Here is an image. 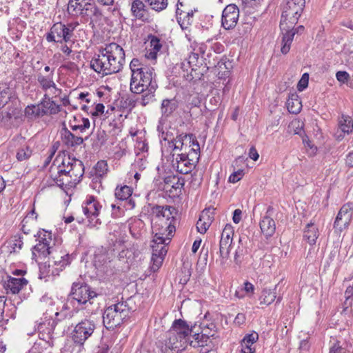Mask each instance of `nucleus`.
<instances>
[{"label": "nucleus", "mask_w": 353, "mask_h": 353, "mask_svg": "<svg viewBox=\"0 0 353 353\" xmlns=\"http://www.w3.org/2000/svg\"><path fill=\"white\" fill-rule=\"evenodd\" d=\"M50 176L59 187H72L77 184L84 174L81 161L65 152H59L50 168Z\"/></svg>", "instance_id": "1"}, {"label": "nucleus", "mask_w": 353, "mask_h": 353, "mask_svg": "<svg viewBox=\"0 0 353 353\" xmlns=\"http://www.w3.org/2000/svg\"><path fill=\"white\" fill-rule=\"evenodd\" d=\"M99 54L92 58L90 67L103 75L115 74L121 71L125 63L123 49L116 43L106 44L101 48Z\"/></svg>", "instance_id": "2"}, {"label": "nucleus", "mask_w": 353, "mask_h": 353, "mask_svg": "<svg viewBox=\"0 0 353 353\" xmlns=\"http://www.w3.org/2000/svg\"><path fill=\"white\" fill-rule=\"evenodd\" d=\"M190 325L182 319L175 320L160 346L162 353H179L188 345Z\"/></svg>", "instance_id": "3"}, {"label": "nucleus", "mask_w": 353, "mask_h": 353, "mask_svg": "<svg viewBox=\"0 0 353 353\" xmlns=\"http://www.w3.org/2000/svg\"><path fill=\"white\" fill-rule=\"evenodd\" d=\"M68 10L74 16L90 19V24L101 20L102 13L92 0H69Z\"/></svg>", "instance_id": "4"}, {"label": "nucleus", "mask_w": 353, "mask_h": 353, "mask_svg": "<svg viewBox=\"0 0 353 353\" xmlns=\"http://www.w3.org/2000/svg\"><path fill=\"white\" fill-rule=\"evenodd\" d=\"M130 308L125 303L119 302L105 309L103 323L108 330L120 325L129 316Z\"/></svg>", "instance_id": "5"}, {"label": "nucleus", "mask_w": 353, "mask_h": 353, "mask_svg": "<svg viewBox=\"0 0 353 353\" xmlns=\"http://www.w3.org/2000/svg\"><path fill=\"white\" fill-rule=\"evenodd\" d=\"M158 87L156 81V74L153 68H144L136 74H131L130 90L134 94H141L148 88Z\"/></svg>", "instance_id": "6"}, {"label": "nucleus", "mask_w": 353, "mask_h": 353, "mask_svg": "<svg viewBox=\"0 0 353 353\" xmlns=\"http://www.w3.org/2000/svg\"><path fill=\"white\" fill-rule=\"evenodd\" d=\"M305 0H287L283 5L280 28L286 29L287 24L295 25L305 7Z\"/></svg>", "instance_id": "7"}, {"label": "nucleus", "mask_w": 353, "mask_h": 353, "mask_svg": "<svg viewBox=\"0 0 353 353\" xmlns=\"http://www.w3.org/2000/svg\"><path fill=\"white\" fill-rule=\"evenodd\" d=\"M176 223L175 221H162L161 220L152 221V228L154 234L152 242L160 245H168L175 232Z\"/></svg>", "instance_id": "8"}, {"label": "nucleus", "mask_w": 353, "mask_h": 353, "mask_svg": "<svg viewBox=\"0 0 353 353\" xmlns=\"http://www.w3.org/2000/svg\"><path fill=\"white\" fill-rule=\"evenodd\" d=\"M39 242L34 245L32 250V258L35 261L45 259L50 256L56 247L54 241L52 239V234L43 230L38 232Z\"/></svg>", "instance_id": "9"}, {"label": "nucleus", "mask_w": 353, "mask_h": 353, "mask_svg": "<svg viewBox=\"0 0 353 353\" xmlns=\"http://www.w3.org/2000/svg\"><path fill=\"white\" fill-rule=\"evenodd\" d=\"M71 256L60 247L56 246L48 258V268L52 274H59L71 262Z\"/></svg>", "instance_id": "10"}, {"label": "nucleus", "mask_w": 353, "mask_h": 353, "mask_svg": "<svg viewBox=\"0 0 353 353\" xmlns=\"http://www.w3.org/2000/svg\"><path fill=\"white\" fill-rule=\"evenodd\" d=\"M95 329L94 321L85 319L74 327L72 333V339L75 343L83 345L92 335Z\"/></svg>", "instance_id": "11"}, {"label": "nucleus", "mask_w": 353, "mask_h": 353, "mask_svg": "<svg viewBox=\"0 0 353 353\" xmlns=\"http://www.w3.org/2000/svg\"><path fill=\"white\" fill-rule=\"evenodd\" d=\"M199 159L194 152L190 157L188 154L176 153V156L172 159V164L179 172L186 174L193 170Z\"/></svg>", "instance_id": "12"}, {"label": "nucleus", "mask_w": 353, "mask_h": 353, "mask_svg": "<svg viewBox=\"0 0 353 353\" xmlns=\"http://www.w3.org/2000/svg\"><path fill=\"white\" fill-rule=\"evenodd\" d=\"M101 205L94 196H90L87 199L82 205L81 211L88 219V225L90 227H96L100 223L98 218Z\"/></svg>", "instance_id": "13"}, {"label": "nucleus", "mask_w": 353, "mask_h": 353, "mask_svg": "<svg viewBox=\"0 0 353 353\" xmlns=\"http://www.w3.org/2000/svg\"><path fill=\"white\" fill-rule=\"evenodd\" d=\"M72 298L79 304H85L90 299L97 296V293L92 291L90 287L83 283H74L70 292Z\"/></svg>", "instance_id": "14"}, {"label": "nucleus", "mask_w": 353, "mask_h": 353, "mask_svg": "<svg viewBox=\"0 0 353 353\" xmlns=\"http://www.w3.org/2000/svg\"><path fill=\"white\" fill-rule=\"evenodd\" d=\"M151 214L153 216L152 221L161 220L162 221H175L177 211L175 208L170 205H154L151 209Z\"/></svg>", "instance_id": "15"}, {"label": "nucleus", "mask_w": 353, "mask_h": 353, "mask_svg": "<svg viewBox=\"0 0 353 353\" xmlns=\"http://www.w3.org/2000/svg\"><path fill=\"white\" fill-rule=\"evenodd\" d=\"M196 325H191L188 337V345L193 347H205V352H209L212 348V339L208 336H204L200 333L197 332Z\"/></svg>", "instance_id": "16"}, {"label": "nucleus", "mask_w": 353, "mask_h": 353, "mask_svg": "<svg viewBox=\"0 0 353 353\" xmlns=\"http://www.w3.org/2000/svg\"><path fill=\"white\" fill-rule=\"evenodd\" d=\"M352 214V205L350 203L343 205L336 216L334 228L339 232L347 229L351 222Z\"/></svg>", "instance_id": "17"}, {"label": "nucleus", "mask_w": 353, "mask_h": 353, "mask_svg": "<svg viewBox=\"0 0 353 353\" xmlns=\"http://www.w3.org/2000/svg\"><path fill=\"white\" fill-rule=\"evenodd\" d=\"M239 10L234 4L228 5L222 12L221 23L225 30L233 29L237 24Z\"/></svg>", "instance_id": "18"}, {"label": "nucleus", "mask_w": 353, "mask_h": 353, "mask_svg": "<svg viewBox=\"0 0 353 353\" xmlns=\"http://www.w3.org/2000/svg\"><path fill=\"white\" fill-rule=\"evenodd\" d=\"M46 39L49 42L62 43L70 41L69 33L65 31V25L61 23H54L46 35Z\"/></svg>", "instance_id": "19"}, {"label": "nucleus", "mask_w": 353, "mask_h": 353, "mask_svg": "<svg viewBox=\"0 0 353 353\" xmlns=\"http://www.w3.org/2000/svg\"><path fill=\"white\" fill-rule=\"evenodd\" d=\"M273 212V207L270 205L267 209L266 214L263 217L260 222V228L261 232L266 237L272 236L276 230L275 221L271 217Z\"/></svg>", "instance_id": "20"}, {"label": "nucleus", "mask_w": 353, "mask_h": 353, "mask_svg": "<svg viewBox=\"0 0 353 353\" xmlns=\"http://www.w3.org/2000/svg\"><path fill=\"white\" fill-rule=\"evenodd\" d=\"M151 246L152 248V261L153 262L152 268L154 271H156L161 265L168 250L165 245L153 243Z\"/></svg>", "instance_id": "21"}, {"label": "nucleus", "mask_w": 353, "mask_h": 353, "mask_svg": "<svg viewBox=\"0 0 353 353\" xmlns=\"http://www.w3.org/2000/svg\"><path fill=\"white\" fill-rule=\"evenodd\" d=\"M195 153L199 159L200 145L194 136L192 134H185V144L181 148L179 154H190Z\"/></svg>", "instance_id": "22"}, {"label": "nucleus", "mask_w": 353, "mask_h": 353, "mask_svg": "<svg viewBox=\"0 0 353 353\" xmlns=\"http://www.w3.org/2000/svg\"><path fill=\"white\" fill-rule=\"evenodd\" d=\"M27 284L28 281L24 278H14L8 276L7 281H5L4 287L12 294H15L19 293Z\"/></svg>", "instance_id": "23"}, {"label": "nucleus", "mask_w": 353, "mask_h": 353, "mask_svg": "<svg viewBox=\"0 0 353 353\" xmlns=\"http://www.w3.org/2000/svg\"><path fill=\"white\" fill-rule=\"evenodd\" d=\"M61 139L68 147H76L81 145L83 142V139L81 137L74 135L65 127L62 128Z\"/></svg>", "instance_id": "24"}, {"label": "nucleus", "mask_w": 353, "mask_h": 353, "mask_svg": "<svg viewBox=\"0 0 353 353\" xmlns=\"http://www.w3.org/2000/svg\"><path fill=\"white\" fill-rule=\"evenodd\" d=\"M164 181L165 183V188L168 189V188L170 187V189L168 191L172 194H174L172 189L176 192V194H177L181 192V189L184 185L183 179L179 178L175 175H170L165 177Z\"/></svg>", "instance_id": "25"}, {"label": "nucleus", "mask_w": 353, "mask_h": 353, "mask_svg": "<svg viewBox=\"0 0 353 353\" xmlns=\"http://www.w3.org/2000/svg\"><path fill=\"white\" fill-rule=\"evenodd\" d=\"M292 27V26H290V25L287 24L286 29L281 28L283 34L281 51L283 54H286L290 51L292 42L294 37V32H290V28Z\"/></svg>", "instance_id": "26"}, {"label": "nucleus", "mask_w": 353, "mask_h": 353, "mask_svg": "<svg viewBox=\"0 0 353 353\" xmlns=\"http://www.w3.org/2000/svg\"><path fill=\"white\" fill-rule=\"evenodd\" d=\"M41 108L45 111V114H54L60 111V106L52 101L48 94H44V98L40 103Z\"/></svg>", "instance_id": "27"}, {"label": "nucleus", "mask_w": 353, "mask_h": 353, "mask_svg": "<svg viewBox=\"0 0 353 353\" xmlns=\"http://www.w3.org/2000/svg\"><path fill=\"white\" fill-rule=\"evenodd\" d=\"M54 72L51 71L49 74H44L41 72L37 74V81L39 85L44 91H47L52 87H54V82L53 81Z\"/></svg>", "instance_id": "28"}, {"label": "nucleus", "mask_w": 353, "mask_h": 353, "mask_svg": "<svg viewBox=\"0 0 353 353\" xmlns=\"http://www.w3.org/2000/svg\"><path fill=\"white\" fill-rule=\"evenodd\" d=\"M319 236V229L314 223H308L304 230L303 238L308 242L310 245L316 243V241Z\"/></svg>", "instance_id": "29"}, {"label": "nucleus", "mask_w": 353, "mask_h": 353, "mask_svg": "<svg viewBox=\"0 0 353 353\" xmlns=\"http://www.w3.org/2000/svg\"><path fill=\"white\" fill-rule=\"evenodd\" d=\"M177 107V102L174 99L163 100L161 105L162 116L165 118L170 117Z\"/></svg>", "instance_id": "30"}, {"label": "nucleus", "mask_w": 353, "mask_h": 353, "mask_svg": "<svg viewBox=\"0 0 353 353\" xmlns=\"http://www.w3.org/2000/svg\"><path fill=\"white\" fill-rule=\"evenodd\" d=\"M278 288V285H275L272 289L264 288L262 290L261 295L260 297L261 304H265L266 305H270L274 301L276 296V290Z\"/></svg>", "instance_id": "31"}, {"label": "nucleus", "mask_w": 353, "mask_h": 353, "mask_svg": "<svg viewBox=\"0 0 353 353\" xmlns=\"http://www.w3.org/2000/svg\"><path fill=\"white\" fill-rule=\"evenodd\" d=\"M158 87H154L152 85L151 88H147L143 92L141 98L137 99L138 103L142 106H146L147 105L152 103L155 100V92Z\"/></svg>", "instance_id": "32"}, {"label": "nucleus", "mask_w": 353, "mask_h": 353, "mask_svg": "<svg viewBox=\"0 0 353 353\" xmlns=\"http://www.w3.org/2000/svg\"><path fill=\"white\" fill-rule=\"evenodd\" d=\"M288 111L292 114H298L301 110V101L296 93L292 94L286 102Z\"/></svg>", "instance_id": "33"}, {"label": "nucleus", "mask_w": 353, "mask_h": 353, "mask_svg": "<svg viewBox=\"0 0 353 353\" xmlns=\"http://www.w3.org/2000/svg\"><path fill=\"white\" fill-rule=\"evenodd\" d=\"M132 190L128 185L117 186L114 191L117 199L119 201L128 200L132 195Z\"/></svg>", "instance_id": "34"}, {"label": "nucleus", "mask_w": 353, "mask_h": 353, "mask_svg": "<svg viewBox=\"0 0 353 353\" xmlns=\"http://www.w3.org/2000/svg\"><path fill=\"white\" fill-rule=\"evenodd\" d=\"M232 245L220 242L219 244V254H220V264L222 268H225L228 265V260L230 255V248Z\"/></svg>", "instance_id": "35"}, {"label": "nucleus", "mask_w": 353, "mask_h": 353, "mask_svg": "<svg viewBox=\"0 0 353 353\" xmlns=\"http://www.w3.org/2000/svg\"><path fill=\"white\" fill-rule=\"evenodd\" d=\"M45 111L41 108V104L28 105L25 109V115L30 118L34 119L39 117L43 116Z\"/></svg>", "instance_id": "36"}, {"label": "nucleus", "mask_w": 353, "mask_h": 353, "mask_svg": "<svg viewBox=\"0 0 353 353\" xmlns=\"http://www.w3.org/2000/svg\"><path fill=\"white\" fill-rule=\"evenodd\" d=\"M145 4L140 0H134L132 3L131 10L134 16L137 19L145 21L144 17Z\"/></svg>", "instance_id": "37"}, {"label": "nucleus", "mask_w": 353, "mask_h": 353, "mask_svg": "<svg viewBox=\"0 0 353 353\" xmlns=\"http://www.w3.org/2000/svg\"><path fill=\"white\" fill-rule=\"evenodd\" d=\"M339 129L343 133L350 134L353 129V122L350 117L343 116L339 120Z\"/></svg>", "instance_id": "38"}, {"label": "nucleus", "mask_w": 353, "mask_h": 353, "mask_svg": "<svg viewBox=\"0 0 353 353\" xmlns=\"http://www.w3.org/2000/svg\"><path fill=\"white\" fill-rule=\"evenodd\" d=\"M32 154L30 147L28 145H24L18 149L16 157L18 161H23L28 159Z\"/></svg>", "instance_id": "39"}, {"label": "nucleus", "mask_w": 353, "mask_h": 353, "mask_svg": "<svg viewBox=\"0 0 353 353\" xmlns=\"http://www.w3.org/2000/svg\"><path fill=\"white\" fill-rule=\"evenodd\" d=\"M154 10L160 12L168 6V0H144Z\"/></svg>", "instance_id": "40"}, {"label": "nucleus", "mask_w": 353, "mask_h": 353, "mask_svg": "<svg viewBox=\"0 0 353 353\" xmlns=\"http://www.w3.org/2000/svg\"><path fill=\"white\" fill-rule=\"evenodd\" d=\"M353 285L347 287L345 291V301L343 303V312H345L350 307L352 306Z\"/></svg>", "instance_id": "41"}, {"label": "nucleus", "mask_w": 353, "mask_h": 353, "mask_svg": "<svg viewBox=\"0 0 353 353\" xmlns=\"http://www.w3.org/2000/svg\"><path fill=\"white\" fill-rule=\"evenodd\" d=\"M259 339V335L256 332H253L251 334H246L241 342L242 347H245L246 345H249L252 347V345L255 343Z\"/></svg>", "instance_id": "42"}, {"label": "nucleus", "mask_w": 353, "mask_h": 353, "mask_svg": "<svg viewBox=\"0 0 353 353\" xmlns=\"http://www.w3.org/2000/svg\"><path fill=\"white\" fill-rule=\"evenodd\" d=\"M16 109L12 108L8 111H1L0 112V121L4 124L9 123L13 117L16 114Z\"/></svg>", "instance_id": "43"}, {"label": "nucleus", "mask_w": 353, "mask_h": 353, "mask_svg": "<svg viewBox=\"0 0 353 353\" xmlns=\"http://www.w3.org/2000/svg\"><path fill=\"white\" fill-rule=\"evenodd\" d=\"M81 123L78 125H72V121H70V127L73 131L79 130L81 132H83L86 129H88L90 126V123L88 119L82 118Z\"/></svg>", "instance_id": "44"}, {"label": "nucleus", "mask_w": 353, "mask_h": 353, "mask_svg": "<svg viewBox=\"0 0 353 353\" xmlns=\"http://www.w3.org/2000/svg\"><path fill=\"white\" fill-rule=\"evenodd\" d=\"M148 67L146 65L143 64L138 59H133L130 63V68L132 74H136L137 72L143 70L144 68Z\"/></svg>", "instance_id": "45"}, {"label": "nucleus", "mask_w": 353, "mask_h": 353, "mask_svg": "<svg viewBox=\"0 0 353 353\" xmlns=\"http://www.w3.org/2000/svg\"><path fill=\"white\" fill-rule=\"evenodd\" d=\"M303 123L299 120L292 121L290 125L291 131L295 134H299L302 136L303 131Z\"/></svg>", "instance_id": "46"}, {"label": "nucleus", "mask_w": 353, "mask_h": 353, "mask_svg": "<svg viewBox=\"0 0 353 353\" xmlns=\"http://www.w3.org/2000/svg\"><path fill=\"white\" fill-rule=\"evenodd\" d=\"M108 163L105 161H100L94 167L95 174L99 176L105 175L108 171Z\"/></svg>", "instance_id": "47"}, {"label": "nucleus", "mask_w": 353, "mask_h": 353, "mask_svg": "<svg viewBox=\"0 0 353 353\" xmlns=\"http://www.w3.org/2000/svg\"><path fill=\"white\" fill-rule=\"evenodd\" d=\"M199 218L202 219L203 221L205 222L207 225L210 226L214 219L213 212L210 209H205L202 211Z\"/></svg>", "instance_id": "48"}, {"label": "nucleus", "mask_w": 353, "mask_h": 353, "mask_svg": "<svg viewBox=\"0 0 353 353\" xmlns=\"http://www.w3.org/2000/svg\"><path fill=\"white\" fill-rule=\"evenodd\" d=\"M178 21L181 28L185 31L186 38L190 41L192 40V37L189 26L191 25L192 22H190L188 19L186 20L185 19H183V21L180 19Z\"/></svg>", "instance_id": "49"}, {"label": "nucleus", "mask_w": 353, "mask_h": 353, "mask_svg": "<svg viewBox=\"0 0 353 353\" xmlns=\"http://www.w3.org/2000/svg\"><path fill=\"white\" fill-rule=\"evenodd\" d=\"M309 74L304 73L297 84V90L300 92L305 90L308 85Z\"/></svg>", "instance_id": "50"}, {"label": "nucleus", "mask_w": 353, "mask_h": 353, "mask_svg": "<svg viewBox=\"0 0 353 353\" xmlns=\"http://www.w3.org/2000/svg\"><path fill=\"white\" fill-rule=\"evenodd\" d=\"M233 235H234L233 227L230 224H227L223 230L221 237L228 239H233V238H232Z\"/></svg>", "instance_id": "51"}, {"label": "nucleus", "mask_w": 353, "mask_h": 353, "mask_svg": "<svg viewBox=\"0 0 353 353\" xmlns=\"http://www.w3.org/2000/svg\"><path fill=\"white\" fill-rule=\"evenodd\" d=\"M329 353H345V350L341 347L340 342L336 341L330 347Z\"/></svg>", "instance_id": "52"}, {"label": "nucleus", "mask_w": 353, "mask_h": 353, "mask_svg": "<svg viewBox=\"0 0 353 353\" xmlns=\"http://www.w3.org/2000/svg\"><path fill=\"white\" fill-rule=\"evenodd\" d=\"M336 79L343 83L347 82L350 79V74L345 71H339L336 74Z\"/></svg>", "instance_id": "53"}, {"label": "nucleus", "mask_w": 353, "mask_h": 353, "mask_svg": "<svg viewBox=\"0 0 353 353\" xmlns=\"http://www.w3.org/2000/svg\"><path fill=\"white\" fill-rule=\"evenodd\" d=\"M244 173L242 170H239L236 172H234L229 177V182L230 183H236L238 182L243 176Z\"/></svg>", "instance_id": "54"}, {"label": "nucleus", "mask_w": 353, "mask_h": 353, "mask_svg": "<svg viewBox=\"0 0 353 353\" xmlns=\"http://www.w3.org/2000/svg\"><path fill=\"white\" fill-rule=\"evenodd\" d=\"M243 255V249L242 247L239 246L235 251L234 256V261L236 265H239L242 261V256Z\"/></svg>", "instance_id": "55"}, {"label": "nucleus", "mask_w": 353, "mask_h": 353, "mask_svg": "<svg viewBox=\"0 0 353 353\" xmlns=\"http://www.w3.org/2000/svg\"><path fill=\"white\" fill-rule=\"evenodd\" d=\"M10 99V94L7 90L0 92V107L3 108Z\"/></svg>", "instance_id": "56"}, {"label": "nucleus", "mask_w": 353, "mask_h": 353, "mask_svg": "<svg viewBox=\"0 0 353 353\" xmlns=\"http://www.w3.org/2000/svg\"><path fill=\"white\" fill-rule=\"evenodd\" d=\"M108 261V258L105 254H96L94 256V265L101 266L104 265Z\"/></svg>", "instance_id": "57"}, {"label": "nucleus", "mask_w": 353, "mask_h": 353, "mask_svg": "<svg viewBox=\"0 0 353 353\" xmlns=\"http://www.w3.org/2000/svg\"><path fill=\"white\" fill-rule=\"evenodd\" d=\"M209 225L205 223V222L203 221L202 219L199 218L196 223V228L198 232L201 234H205L208 229L209 228Z\"/></svg>", "instance_id": "58"}, {"label": "nucleus", "mask_w": 353, "mask_h": 353, "mask_svg": "<svg viewBox=\"0 0 353 353\" xmlns=\"http://www.w3.org/2000/svg\"><path fill=\"white\" fill-rule=\"evenodd\" d=\"M105 106L102 103H97L94 107V111H90V114L94 117L101 115L104 112Z\"/></svg>", "instance_id": "59"}, {"label": "nucleus", "mask_w": 353, "mask_h": 353, "mask_svg": "<svg viewBox=\"0 0 353 353\" xmlns=\"http://www.w3.org/2000/svg\"><path fill=\"white\" fill-rule=\"evenodd\" d=\"M168 149L171 150L172 158H174L176 156V153L178 152V146H176V143L174 139H170L168 141Z\"/></svg>", "instance_id": "60"}, {"label": "nucleus", "mask_w": 353, "mask_h": 353, "mask_svg": "<svg viewBox=\"0 0 353 353\" xmlns=\"http://www.w3.org/2000/svg\"><path fill=\"white\" fill-rule=\"evenodd\" d=\"M97 141L96 142V144L97 145H103L106 141V134H105V131L99 130L97 133Z\"/></svg>", "instance_id": "61"}, {"label": "nucleus", "mask_w": 353, "mask_h": 353, "mask_svg": "<svg viewBox=\"0 0 353 353\" xmlns=\"http://www.w3.org/2000/svg\"><path fill=\"white\" fill-rule=\"evenodd\" d=\"M200 334L204 336H208L210 339H211V337H214V334H215V330H213L212 327H209L208 326V327L201 328V332H200Z\"/></svg>", "instance_id": "62"}, {"label": "nucleus", "mask_w": 353, "mask_h": 353, "mask_svg": "<svg viewBox=\"0 0 353 353\" xmlns=\"http://www.w3.org/2000/svg\"><path fill=\"white\" fill-rule=\"evenodd\" d=\"M176 146H178V152H181L182 147L185 144V134L177 136L175 139Z\"/></svg>", "instance_id": "63"}, {"label": "nucleus", "mask_w": 353, "mask_h": 353, "mask_svg": "<svg viewBox=\"0 0 353 353\" xmlns=\"http://www.w3.org/2000/svg\"><path fill=\"white\" fill-rule=\"evenodd\" d=\"M151 46L154 52H159L161 48V44L159 43V40L157 38H154L150 41Z\"/></svg>", "instance_id": "64"}]
</instances>
